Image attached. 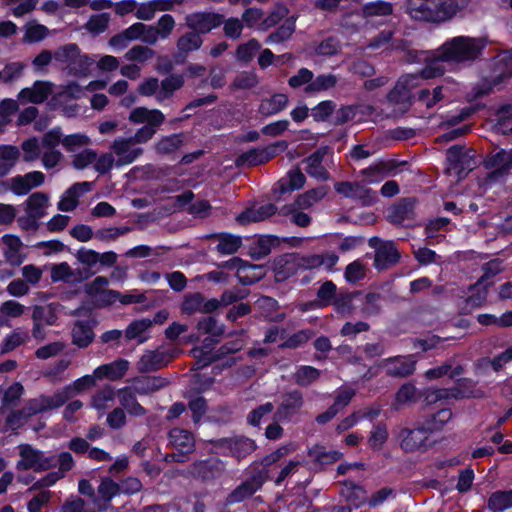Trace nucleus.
<instances>
[{
  "label": "nucleus",
  "instance_id": "nucleus-1",
  "mask_svg": "<svg viewBox=\"0 0 512 512\" xmlns=\"http://www.w3.org/2000/svg\"><path fill=\"white\" fill-rule=\"evenodd\" d=\"M470 0H407L405 12L417 22L440 25L468 7Z\"/></svg>",
  "mask_w": 512,
  "mask_h": 512
},
{
  "label": "nucleus",
  "instance_id": "nucleus-2",
  "mask_svg": "<svg viewBox=\"0 0 512 512\" xmlns=\"http://www.w3.org/2000/svg\"><path fill=\"white\" fill-rule=\"evenodd\" d=\"M486 46L485 37L456 36L439 47V57L457 64L473 62L482 55Z\"/></svg>",
  "mask_w": 512,
  "mask_h": 512
},
{
  "label": "nucleus",
  "instance_id": "nucleus-3",
  "mask_svg": "<svg viewBox=\"0 0 512 512\" xmlns=\"http://www.w3.org/2000/svg\"><path fill=\"white\" fill-rule=\"evenodd\" d=\"M128 120L133 124H143L131 136L133 141L138 144H144L150 141L156 134L158 128L164 123L165 115L158 109H149L147 107H136L131 110Z\"/></svg>",
  "mask_w": 512,
  "mask_h": 512
},
{
  "label": "nucleus",
  "instance_id": "nucleus-4",
  "mask_svg": "<svg viewBox=\"0 0 512 512\" xmlns=\"http://www.w3.org/2000/svg\"><path fill=\"white\" fill-rule=\"evenodd\" d=\"M448 175L456 178L457 181L462 180L467 174L476 167L474 152L465 149L461 145L451 146L446 153Z\"/></svg>",
  "mask_w": 512,
  "mask_h": 512
},
{
  "label": "nucleus",
  "instance_id": "nucleus-5",
  "mask_svg": "<svg viewBox=\"0 0 512 512\" xmlns=\"http://www.w3.org/2000/svg\"><path fill=\"white\" fill-rule=\"evenodd\" d=\"M54 60L63 64L74 75L86 74L92 63L87 55L81 54L80 48L75 43L58 47L54 52Z\"/></svg>",
  "mask_w": 512,
  "mask_h": 512
},
{
  "label": "nucleus",
  "instance_id": "nucleus-6",
  "mask_svg": "<svg viewBox=\"0 0 512 512\" xmlns=\"http://www.w3.org/2000/svg\"><path fill=\"white\" fill-rule=\"evenodd\" d=\"M18 450L20 456L16 464L18 470L43 472L56 466L55 455L46 456L43 451L35 449L30 444H20Z\"/></svg>",
  "mask_w": 512,
  "mask_h": 512
},
{
  "label": "nucleus",
  "instance_id": "nucleus-7",
  "mask_svg": "<svg viewBox=\"0 0 512 512\" xmlns=\"http://www.w3.org/2000/svg\"><path fill=\"white\" fill-rule=\"evenodd\" d=\"M58 303L38 304L32 307V337L42 342L46 339L45 326H53L58 320Z\"/></svg>",
  "mask_w": 512,
  "mask_h": 512
},
{
  "label": "nucleus",
  "instance_id": "nucleus-8",
  "mask_svg": "<svg viewBox=\"0 0 512 512\" xmlns=\"http://www.w3.org/2000/svg\"><path fill=\"white\" fill-rule=\"evenodd\" d=\"M288 148L284 140L277 141L263 148H253L241 153L235 160L237 167H252L264 164Z\"/></svg>",
  "mask_w": 512,
  "mask_h": 512
},
{
  "label": "nucleus",
  "instance_id": "nucleus-9",
  "mask_svg": "<svg viewBox=\"0 0 512 512\" xmlns=\"http://www.w3.org/2000/svg\"><path fill=\"white\" fill-rule=\"evenodd\" d=\"M432 433V427L424 423L419 424L413 429L400 428L397 439L402 450L405 452L422 451L427 448V440Z\"/></svg>",
  "mask_w": 512,
  "mask_h": 512
},
{
  "label": "nucleus",
  "instance_id": "nucleus-10",
  "mask_svg": "<svg viewBox=\"0 0 512 512\" xmlns=\"http://www.w3.org/2000/svg\"><path fill=\"white\" fill-rule=\"evenodd\" d=\"M180 353L177 348L146 350L138 360L136 366L140 373L154 372L166 367Z\"/></svg>",
  "mask_w": 512,
  "mask_h": 512
},
{
  "label": "nucleus",
  "instance_id": "nucleus-11",
  "mask_svg": "<svg viewBox=\"0 0 512 512\" xmlns=\"http://www.w3.org/2000/svg\"><path fill=\"white\" fill-rule=\"evenodd\" d=\"M419 77L415 74L404 75L397 81L387 95L391 104L399 105V113L404 114L411 106V91L418 86Z\"/></svg>",
  "mask_w": 512,
  "mask_h": 512
},
{
  "label": "nucleus",
  "instance_id": "nucleus-12",
  "mask_svg": "<svg viewBox=\"0 0 512 512\" xmlns=\"http://www.w3.org/2000/svg\"><path fill=\"white\" fill-rule=\"evenodd\" d=\"M213 444L223 455L232 456L237 460H241L256 449L255 441L244 436L221 438L213 441Z\"/></svg>",
  "mask_w": 512,
  "mask_h": 512
},
{
  "label": "nucleus",
  "instance_id": "nucleus-13",
  "mask_svg": "<svg viewBox=\"0 0 512 512\" xmlns=\"http://www.w3.org/2000/svg\"><path fill=\"white\" fill-rule=\"evenodd\" d=\"M369 246L375 249L374 266L378 270H386L395 265L400 254L392 241H383L378 237L369 239Z\"/></svg>",
  "mask_w": 512,
  "mask_h": 512
},
{
  "label": "nucleus",
  "instance_id": "nucleus-14",
  "mask_svg": "<svg viewBox=\"0 0 512 512\" xmlns=\"http://www.w3.org/2000/svg\"><path fill=\"white\" fill-rule=\"evenodd\" d=\"M110 151L116 158V167L132 164L144 152L131 137H117L110 145Z\"/></svg>",
  "mask_w": 512,
  "mask_h": 512
},
{
  "label": "nucleus",
  "instance_id": "nucleus-15",
  "mask_svg": "<svg viewBox=\"0 0 512 512\" xmlns=\"http://www.w3.org/2000/svg\"><path fill=\"white\" fill-rule=\"evenodd\" d=\"M224 22V15L216 12L197 11L185 16V25L200 36L218 28Z\"/></svg>",
  "mask_w": 512,
  "mask_h": 512
},
{
  "label": "nucleus",
  "instance_id": "nucleus-16",
  "mask_svg": "<svg viewBox=\"0 0 512 512\" xmlns=\"http://www.w3.org/2000/svg\"><path fill=\"white\" fill-rule=\"evenodd\" d=\"M334 190L345 198L358 201L363 206H370L377 201L376 192L359 182H336Z\"/></svg>",
  "mask_w": 512,
  "mask_h": 512
},
{
  "label": "nucleus",
  "instance_id": "nucleus-17",
  "mask_svg": "<svg viewBox=\"0 0 512 512\" xmlns=\"http://www.w3.org/2000/svg\"><path fill=\"white\" fill-rule=\"evenodd\" d=\"M417 360L413 355L395 356L383 359L378 366L385 370V373L394 378H405L415 371Z\"/></svg>",
  "mask_w": 512,
  "mask_h": 512
},
{
  "label": "nucleus",
  "instance_id": "nucleus-18",
  "mask_svg": "<svg viewBox=\"0 0 512 512\" xmlns=\"http://www.w3.org/2000/svg\"><path fill=\"white\" fill-rule=\"evenodd\" d=\"M45 181V175L41 171L28 172L25 175H17L8 180L10 191L17 195H27L32 189L41 186Z\"/></svg>",
  "mask_w": 512,
  "mask_h": 512
},
{
  "label": "nucleus",
  "instance_id": "nucleus-19",
  "mask_svg": "<svg viewBox=\"0 0 512 512\" xmlns=\"http://www.w3.org/2000/svg\"><path fill=\"white\" fill-rule=\"evenodd\" d=\"M304 405L303 395L294 390L282 395V401L278 406L274 418L277 421H289Z\"/></svg>",
  "mask_w": 512,
  "mask_h": 512
},
{
  "label": "nucleus",
  "instance_id": "nucleus-20",
  "mask_svg": "<svg viewBox=\"0 0 512 512\" xmlns=\"http://www.w3.org/2000/svg\"><path fill=\"white\" fill-rule=\"evenodd\" d=\"M2 242L4 244L3 255L6 262L11 266H20L26 259L22 240L16 235L6 234L2 237Z\"/></svg>",
  "mask_w": 512,
  "mask_h": 512
},
{
  "label": "nucleus",
  "instance_id": "nucleus-21",
  "mask_svg": "<svg viewBox=\"0 0 512 512\" xmlns=\"http://www.w3.org/2000/svg\"><path fill=\"white\" fill-rule=\"evenodd\" d=\"M415 199L403 198L387 210V220L394 225H401L415 216Z\"/></svg>",
  "mask_w": 512,
  "mask_h": 512
},
{
  "label": "nucleus",
  "instance_id": "nucleus-22",
  "mask_svg": "<svg viewBox=\"0 0 512 512\" xmlns=\"http://www.w3.org/2000/svg\"><path fill=\"white\" fill-rule=\"evenodd\" d=\"M243 342L241 340H235L229 343H225L222 345L217 353L214 356H211L203 351L201 348H194L191 350V353L194 357L198 358L197 360V368H202L210 364L211 362L220 359L223 356L228 354H233L238 352L243 347Z\"/></svg>",
  "mask_w": 512,
  "mask_h": 512
},
{
  "label": "nucleus",
  "instance_id": "nucleus-23",
  "mask_svg": "<svg viewBox=\"0 0 512 512\" xmlns=\"http://www.w3.org/2000/svg\"><path fill=\"white\" fill-rule=\"evenodd\" d=\"M61 406V398L57 392H55L52 396L39 395L36 398L29 399L22 408L30 419L41 412Z\"/></svg>",
  "mask_w": 512,
  "mask_h": 512
},
{
  "label": "nucleus",
  "instance_id": "nucleus-24",
  "mask_svg": "<svg viewBox=\"0 0 512 512\" xmlns=\"http://www.w3.org/2000/svg\"><path fill=\"white\" fill-rule=\"evenodd\" d=\"M52 86L48 81H36L31 87L24 88L18 93V100L22 103H43L52 93Z\"/></svg>",
  "mask_w": 512,
  "mask_h": 512
},
{
  "label": "nucleus",
  "instance_id": "nucleus-25",
  "mask_svg": "<svg viewBox=\"0 0 512 512\" xmlns=\"http://www.w3.org/2000/svg\"><path fill=\"white\" fill-rule=\"evenodd\" d=\"M169 444L172 445L181 454L192 452L194 449V438L190 432L180 428L170 430L168 434ZM171 457L176 461H183V455L172 454Z\"/></svg>",
  "mask_w": 512,
  "mask_h": 512
},
{
  "label": "nucleus",
  "instance_id": "nucleus-26",
  "mask_svg": "<svg viewBox=\"0 0 512 512\" xmlns=\"http://www.w3.org/2000/svg\"><path fill=\"white\" fill-rule=\"evenodd\" d=\"M486 167L492 169L491 178L501 177L512 169V149H501L486 160Z\"/></svg>",
  "mask_w": 512,
  "mask_h": 512
},
{
  "label": "nucleus",
  "instance_id": "nucleus-27",
  "mask_svg": "<svg viewBox=\"0 0 512 512\" xmlns=\"http://www.w3.org/2000/svg\"><path fill=\"white\" fill-rule=\"evenodd\" d=\"M91 187L92 183L90 182H80L73 184L62 195L60 201L58 202V209L63 212L75 210L79 204V197L83 193L90 191Z\"/></svg>",
  "mask_w": 512,
  "mask_h": 512
},
{
  "label": "nucleus",
  "instance_id": "nucleus-28",
  "mask_svg": "<svg viewBox=\"0 0 512 512\" xmlns=\"http://www.w3.org/2000/svg\"><path fill=\"white\" fill-rule=\"evenodd\" d=\"M326 154L327 148H320L303 160L306 163L305 170L307 174L318 181H328L330 179L329 172L322 165Z\"/></svg>",
  "mask_w": 512,
  "mask_h": 512
},
{
  "label": "nucleus",
  "instance_id": "nucleus-29",
  "mask_svg": "<svg viewBox=\"0 0 512 512\" xmlns=\"http://www.w3.org/2000/svg\"><path fill=\"white\" fill-rule=\"evenodd\" d=\"M129 369V362L125 359H117L111 363L103 364L94 370L96 379L116 381L125 376Z\"/></svg>",
  "mask_w": 512,
  "mask_h": 512
},
{
  "label": "nucleus",
  "instance_id": "nucleus-30",
  "mask_svg": "<svg viewBox=\"0 0 512 512\" xmlns=\"http://www.w3.org/2000/svg\"><path fill=\"white\" fill-rule=\"evenodd\" d=\"M135 389L123 387L117 390V398L121 408L131 416L141 417L146 414V409L137 401Z\"/></svg>",
  "mask_w": 512,
  "mask_h": 512
},
{
  "label": "nucleus",
  "instance_id": "nucleus-31",
  "mask_svg": "<svg viewBox=\"0 0 512 512\" xmlns=\"http://www.w3.org/2000/svg\"><path fill=\"white\" fill-rule=\"evenodd\" d=\"M153 326L151 319L142 318L132 321L124 331L127 341H136L137 344H143L149 339V331Z\"/></svg>",
  "mask_w": 512,
  "mask_h": 512
},
{
  "label": "nucleus",
  "instance_id": "nucleus-32",
  "mask_svg": "<svg viewBox=\"0 0 512 512\" xmlns=\"http://www.w3.org/2000/svg\"><path fill=\"white\" fill-rule=\"evenodd\" d=\"M402 164L395 160H382L363 169L360 173L363 177L373 181L377 178L396 175L398 166Z\"/></svg>",
  "mask_w": 512,
  "mask_h": 512
},
{
  "label": "nucleus",
  "instance_id": "nucleus-33",
  "mask_svg": "<svg viewBox=\"0 0 512 512\" xmlns=\"http://www.w3.org/2000/svg\"><path fill=\"white\" fill-rule=\"evenodd\" d=\"M276 211L277 207L272 203L261 206H253L239 214L236 220L242 225L251 222H260L274 215Z\"/></svg>",
  "mask_w": 512,
  "mask_h": 512
},
{
  "label": "nucleus",
  "instance_id": "nucleus-34",
  "mask_svg": "<svg viewBox=\"0 0 512 512\" xmlns=\"http://www.w3.org/2000/svg\"><path fill=\"white\" fill-rule=\"evenodd\" d=\"M392 13V3L383 0H377L364 4L359 12V15L366 21V24H369L375 18L390 16Z\"/></svg>",
  "mask_w": 512,
  "mask_h": 512
},
{
  "label": "nucleus",
  "instance_id": "nucleus-35",
  "mask_svg": "<svg viewBox=\"0 0 512 512\" xmlns=\"http://www.w3.org/2000/svg\"><path fill=\"white\" fill-rule=\"evenodd\" d=\"M50 277L53 283L61 281L69 284L81 282L84 279L82 271L79 269H72L67 262L54 264L51 267Z\"/></svg>",
  "mask_w": 512,
  "mask_h": 512
},
{
  "label": "nucleus",
  "instance_id": "nucleus-36",
  "mask_svg": "<svg viewBox=\"0 0 512 512\" xmlns=\"http://www.w3.org/2000/svg\"><path fill=\"white\" fill-rule=\"evenodd\" d=\"M265 481L262 474H257L238 486L228 497L229 503H237L253 495Z\"/></svg>",
  "mask_w": 512,
  "mask_h": 512
},
{
  "label": "nucleus",
  "instance_id": "nucleus-37",
  "mask_svg": "<svg viewBox=\"0 0 512 512\" xmlns=\"http://www.w3.org/2000/svg\"><path fill=\"white\" fill-rule=\"evenodd\" d=\"M134 389L140 395H148L169 385V380L161 376H144L133 380Z\"/></svg>",
  "mask_w": 512,
  "mask_h": 512
},
{
  "label": "nucleus",
  "instance_id": "nucleus-38",
  "mask_svg": "<svg viewBox=\"0 0 512 512\" xmlns=\"http://www.w3.org/2000/svg\"><path fill=\"white\" fill-rule=\"evenodd\" d=\"M96 383V378L93 375H86L82 378L77 379L73 384L64 387L57 391V394L61 398V403L64 405L69 399L75 397L85 389L93 387Z\"/></svg>",
  "mask_w": 512,
  "mask_h": 512
},
{
  "label": "nucleus",
  "instance_id": "nucleus-39",
  "mask_svg": "<svg viewBox=\"0 0 512 512\" xmlns=\"http://www.w3.org/2000/svg\"><path fill=\"white\" fill-rule=\"evenodd\" d=\"M50 197L44 192H34L25 201V212L39 220L46 215Z\"/></svg>",
  "mask_w": 512,
  "mask_h": 512
},
{
  "label": "nucleus",
  "instance_id": "nucleus-40",
  "mask_svg": "<svg viewBox=\"0 0 512 512\" xmlns=\"http://www.w3.org/2000/svg\"><path fill=\"white\" fill-rule=\"evenodd\" d=\"M184 85V77L172 74L160 82V90L157 93V102L164 103L173 97L174 93Z\"/></svg>",
  "mask_w": 512,
  "mask_h": 512
},
{
  "label": "nucleus",
  "instance_id": "nucleus-41",
  "mask_svg": "<svg viewBox=\"0 0 512 512\" xmlns=\"http://www.w3.org/2000/svg\"><path fill=\"white\" fill-rule=\"evenodd\" d=\"M94 340V333L89 321H76L72 328V342L79 348L88 347Z\"/></svg>",
  "mask_w": 512,
  "mask_h": 512
},
{
  "label": "nucleus",
  "instance_id": "nucleus-42",
  "mask_svg": "<svg viewBox=\"0 0 512 512\" xmlns=\"http://www.w3.org/2000/svg\"><path fill=\"white\" fill-rule=\"evenodd\" d=\"M288 97L282 93L273 94L271 97L264 98L258 108V112L264 116H271L279 113L286 108Z\"/></svg>",
  "mask_w": 512,
  "mask_h": 512
},
{
  "label": "nucleus",
  "instance_id": "nucleus-43",
  "mask_svg": "<svg viewBox=\"0 0 512 512\" xmlns=\"http://www.w3.org/2000/svg\"><path fill=\"white\" fill-rule=\"evenodd\" d=\"M20 158V150L13 145H0V177L7 175Z\"/></svg>",
  "mask_w": 512,
  "mask_h": 512
},
{
  "label": "nucleus",
  "instance_id": "nucleus-44",
  "mask_svg": "<svg viewBox=\"0 0 512 512\" xmlns=\"http://www.w3.org/2000/svg\"><path fill=\"white\" fill-rule=\"evenodd\" d=\"M182 145L183 135L179 133L161 137L153 148L157 154L164 156L177 152Z\"/></svg>",
  "mask_w": 512,
  "mask_h": 512
},
{
  "label": "nucleus",
  "instance_id": "nucleus-45",
  "mask_svg": "<svg viewBox=\"0 0 512 512\" xmlns=\"http://www.w3.org/2000/svg\"><path fill=\"white\" fill-rule=\"evenodd\" d=\"M203 44L202 37L195 31H188L181 35L176 42V48L179 54H188L197 51Z\"/></svg>",
  "mask_w": 512,
  "mask_h": 512
},
{
  "label": "nucleus",
  "instance_id": "nucleus-46",
  "mask_svg": "<svg viewBox=\"0 0 512 512\" xmlns=\"http://www.w3.org/2000/svg\"><path fill=\"white\" fill-rule=\"evenodd\" d=\"M327 193L328 187L320 186L298 195L293 204L296 208L308 209L323 199Z\"/></svg>",
  "mask_w": 512,
  "mask_h": 512
},
{
  "label": "nucleus",
  "instance_id": "nucleus-47",
  "mask_svg": "<svg viewBox=\"0 0 512 512\" xmlns=\"http://www.w3.org/2000/svg\"><path fill=\"white\" fill-rule=\"evenodd\" d=\"M115 396H117V391L113 387L106 385L94 393L91 406L96 410L104 411L112 406Z\"/></svg>",
  "mask_w": 512,
  "mask_h": 512
},
{
  "label": "nucleus",
  "instance_id": "nucleus-48",
  "mask_svg": "<svg viewBox=\"0 0 512 512\" xmlns=\"http://www.w3.org/2000/svg\"><path fill=\"white\" fill-rule=\"evenodd\" d=\"M308 455L320 465H329L335 463L342 457V453L337 450H329L321 445H314L308 450Z\"/></svg>",
  "mask_w": 512,
  "mask_h": 512
},
{
  "label": "nucleus",
  "instance_id": "nucleus-49",
  "mask_svg": "<svg viewBox=\"0 0 512 512\" xmlns=\"http://www.w3.org/2000/svg\"><path fill=\"white\" fill-rule=\"evenodd\" d=\"M424 402L428 405H432L441 400L447 399H463V396L469 395L467 391H456L455 393L451 389L437 388L429 389L424 392Z\"/></svg>",
  "mask_w": 512,
  "mask_h": 512
},
{
  "label": "nucleus",
  "instance_id": "nucleus-50",
  "mask_svg": "<svg viewBox=\"0 0 512 512\" xmlns=\"http://www.w3.org/2000/svg\"><path fill=\"white\" fill-rule=\"evenodd\" d=\"M23 42L32 44L44 40L49 35V29L36 21L27 22L24 26Z\"/></svg>",
  "mask_w": 512,
  "mask_h": 512
},
{
  "label": "nucleus",
  "instance_id": "nucleus-51",
  "mask_svg": "<svg viewBox=\"0 0 512 512\" xmlns=\"http://www.w3.org/2000/svg\"><path fill=\"white\" fill-rule=\"evenodd\" d=\"M490 285L491 283H485L483 279H479L474 285L470 286L471 294L466 299L467 306L471 308L482 306L486 302Z\"/></svg>",
  "mask_w": 512,
  "mask_h": 512
},
{
  "label": "nucleus",
  "instance_id": "nucleus-52",
  "mask_svg": "<svg viewBox=\"0 0 512 512\" xmlns=\"http://www.w3.org/2000/svg\"><path fill=\"white\" fill-rule=\"evenodd\" d=\"M487 506L493 512H502L512 508V490L492 493L488 499Z\"/></svg>",
  "mask_w": 512,
  "mask_h": 512
},
{
  "label": "nucleus",
  "instance_id": "nucleus-53",
  "mask_svg": "<svg viewBox=\"0 0 512 512\" xmlns=\"http://www.w3.org/2000/svg\"><path fill=\"white\" fill-rule=\"evenodd\" d=\"M295 32V19L288 18L284 23L274 32L270 33L266 39L267 44H278L291 38Z\"/></svg>",
  "mask_w": 512,
  "mask_h": 512
},
{
  "label": "nucleus",
  "instance_id": "nucleus-54",
  "mask_svg": "<svg viewBox=\"0 0 512 512\" xmlns=\"http://www.w3.org/2000/svg\"><path fill=\"white\" fill-rule=\"evenodd\" d=\"M338 78L334 74H320L305 87L306 93H318L327 91L336 86Z\"/></svg>",
  "mask_w": 512,
  "mask_h": 512
},
{
  "label": "nucleus",
  "instance_id": "nucleus-55",
  "mask_svg": "<svg viewBox=\"0 0 512 512\" xmlns=\"http://www.w3.org/2000/svg\"><path fill=\"white\" fill-rule=\"evenodd\" d=\"M285 264L302 270L321 267L319 254H310L306 256L288 255L287 259L285 260Z\"/></svg>",
  "mask_w": 512,
  "mask_h": 512
},
{
  "label": "nucleus",
  "instance_id": "nucleus-56",
  "mask_svg": "<svg viewBox=\"0 0 512 512\" xmlns=\"http://www.w3.org/2000/svg\"><path fill=\"white\" fill-rule=\"evenodd\" d=\"M155 55V51L145 45H134L124 55V58L130 62L146 63Z\"/></svg>",
  "mask_w": 512,
  "mask_h": 512
},
{
  "label": "nucleus",
  "instance_id": "nucleus-57",
  "mask_svg": "<svg viewBox=\"0 0 512 512\" xmlns=\"http://www.w3.org/2000/svg\"><path fill=\"white\" fill-rule=\"evenodd\" d=\"M261 49V44L256 39H250L246 43L239 45L235 52V57L238 61L248 63L255 54Z\"/></svg>",
  "mask_w": 512,
  "mask_h": 512
},
{
  "label": "nucleus",
  "instance_id": "nucleus-58",
  "mask_svg": "<svg viewBox=\"0 0 512 512\" xmlns=\"http://www.w3.org/2000/svg\"><path fill=\"white\" fill-rule=\"evenodd\" d=\"M417 389L412 383L403 384L395 395L394 407L399 410L403 405L416 401Z\"/></svg>",
  "mask_w": 512,
  "mask_h": 512
},
{
  "label": "nucleus",
  "instance_id": "nucleus-59",
  "mask_svg": "<svg viewBox=\"0 0 512 512\" xmlns=\"http://www.w3.org/2000/svg\"><path fill=\"white\" fill-rule=\"evenodd\" d=\"M320 376V371L312 366H300L294 374L295 383L299 386H309Z\"/></svg>",
  "mask_w": 512,
  "mask_h": 512
},
{
  "label": "nucleus",
  "instance_id": "nucleus-60",
  "mask_svg": "<svg viewBox=\"0 0 512 512\" xmlns=\"http://www.w3.org/2000/svg\"><path fill=\"white\" fill-rule=\"evenodd\" d=\"M242 244V240L238 236L230 234H221L218 237L217 251L224 255L237 252Z\"/></svg>",
  "mask_w": 512,
  "mask_h": 512
},
{
  "label": "nucleus",
  "instance_id": "nucleus-61",
  "mask_svg": "<svg viewBox=\"0 0 512 512\" xmlns=\"http://www.w3.org/2000/svg\"><path fill=\"white\" fill-rule=\"evenodd\" d=\"M442 58L439 57V48L435 51V55L427 60L426 66L421 71V77L424 79H430L439 77L444 74V67L442 62H444Z\"/></svg>",
  "mask_w": 512,
  "mask_h": 512
},
{
  "label": "nucleus",
  "instance_id": "nucleus-62",
  "mask_svg": "<svg viewBox=\"0 0 512 512\" xmlns=\"http://www.w3.org/2000/svg\"><path fill=\"white\" fill-rule=\"evenodd\" d=\"M388 429L384 423L374 426L368 438V445L373 450H381L388 439Z\"/></svg>",
  "mask_w": 512,
  "mask_h": 512
},
{
  "label": "nucleus",
  "instance_id": "nucleus-63",
  "mask_svg": "<svg viewBox=\"0 0 512 512\" xmlns=\"http://www.w3.org/2000/svg\"><path fill=\"white\" fill-rule=\"evenodd\" d=\"M110 22V14L101 13L92 15L87 23L85 24V29L93 34L103 33L109 25Z\"/></svg>",
  "mask_w": 512,
  "mask_h": 512
},
{
  "label": "nucleus",
  "instance_id": "nucleus-64",
  "mask_svg": "<svg viewBox=\"0 0 512 512\" xmlns=\"http://www.w3.org/2000/svg\"><path fill=\"white\" fill-rule=\"evenodd\" d=\"M512 106L507 105L502 107L497 112V124L495 125V129L497 132L502 134H510L512 133Z\"/></svg>",
  "mask_w": 512,
  "mask_h": 512
}]
</instances>
